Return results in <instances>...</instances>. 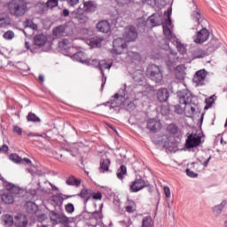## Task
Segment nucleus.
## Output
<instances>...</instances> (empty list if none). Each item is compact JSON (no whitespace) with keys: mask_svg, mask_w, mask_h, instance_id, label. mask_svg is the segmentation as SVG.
I'll use <instances>...</instances> for the list:
<instances>
[{"mask_svg":"<svg viewBox=\"0 0 227 227\" xmlns=\"http://www.w3.org/2000/svg\"><path fill=\"white\" fill-rule=\"evenodd\" d=\"M128 99L129 96H127V84H124V88L119 90L117 93L112 96L110 100L105 103V106H109L110 109H114V107L125 106V102Z\"/></svg>","mask_w":227,"mask_h":227,"instance_id":"obj_1","label":"nucleus"},{"mask_svg":"<svg viewBox=\"0 0 227 227\" xmlns=\"http://www.w3.org/2000/svg\"><path fill=\"white\" fill-rule=\"evenodd\" d=\"M8 10L13 17H22L27 12V4L22 0H12L8 4Z\"/></svg>","mask_w":227,"mask_h":227,"instance_id":"obj_2","label":"nucleus"},{"mask_svg":"<svg viewBox=\"0 0 227 227\" xmlns=\"http://www.w3.org/2000/svg\"><path fill=\"white\" fill-rule=\"evenodd\" d=\"M146 75L148 79H151V81H153L156 84H162L164 76L159 66L155 64L149 65L146 69Z\"/></svg>","mask_w":227,"mask_h":227,"instance_id":"obj_3","label":"nucleus"},{"mask_svg":"<svg viewBox=\"0 0 227 227\" xmlns=\"http://www.w3.org/2000/svg\"><path fill=\"white\" fill-rule=\"evenodd\" d=\"M173 13V9L171 7H169L165 12L164 15H167L168 19L166 20V25H163V35L165 36V40H167L168 42H171V40H173V42H175V38H176V36H175L174 33L171 32V29L169 28V27L171 24V14Z\"/></svg>","mask_w":227,"mask_h":227,"instance_id":"obj_4","label":"nucleus"},{"mask_svg":"<svg viewBox=\"0 0 227 227\" xmlns=\"http://www.w3.org/2000/svg\"><path fill=\"white\" fill-rule=\"evenodd\" d=\"M179 98V104L181 106H194L196 103L194 102V95L191 93L189 90H184L177 94Z\"/></svg>","mask_w":227,"mask_h":227,"instance_id":"obj_5","label":"nucleus"},{"mask_svg":"<svg viewBox=\"0 0 227 227\" xmlns=\"http://www.w3.org/2000/svg\"><path fill=\"white\" fill-rule=\"evenodd\" d=\"M201 133H191L185 141L184 148L191 150V148H198L201 145Z\"/></svg>","mask_w":227,"mask_h":227,"instance_id":"obj_6","label":"nucleus"},{"mask_svg":"<svg viewBox=\"0 0 227 227\" xmlns=\"http://www.w3.org/2000/svg\"><path fill=\"white\" fill-rule=\"evenodd\" d=\"M0 180L1 182H3L4 187L6 188V191H8L10 194L14 196V198H16L17 196H19V194H20V192H22V188L15 185V184L13 183L8 182L6 179H4V177L1 176Z\"/></svg>","mask_w":227,"mask_h":227,"instance_id":"obj_7","label":"nucleus"},{"mask_svg":"<svg viewBox=\"0 0 227 227\" xmlns=\"http://www.w3.org/2000/svg\"><path fill=\"white\" fill-rule=\"evenodd\" d=\"M113 53L114 54H123V51L127 49V41L121 37H118L113 42Z\"/></svg>","mask_w":227,"mask_h":227,"instance_id":"obj_8","label":"nucleus"},{"mask_svg":"<svg viewBox=\"0 0 227 227\" xmlns=\"http://www.w3.org/2000/svg\"><path fill=\"white\" fill-rule=\"evenodd\" d=\"M176 61H178V53L170 50L168 54L165 57V63L168 70H173V68H175Z\"/></svg>","mask_w":227,"mask_h":227,"instance_id":"obj_9","label":"nucleus"},{"mask_svg":"<svg viewBox=\"0 0 227 227\" xmlns=\"http://www.w3.org/2000/svg\"><path fill=\"white\" fill-rule=\"evenodd\" d=\"M208 38H210V32L207 28H202L193 36V41L195 43H205Z\"/></svg>","mask_w":227,"mask_h":227,"instance_id":"obj_10","label":"nucleus"},{"mask_svg":"<svg viewBox=\"0 0 227 227\" xmlns=\"http://www.w3.org/2000/svg\"><path fill=\"white\" fill-rule=\"evenodd\" d=\"M123 38L126 42H135L137 38V30L134 26H129L125 28Z\"/></svg>","mask_w":227,"mask_h":227,"instance_id":"obj_11","label":"nucleus"},{"mask_svg":"<svg viewBox=\"0 0 227 227\" xmlns=\"http://www.w3.org/2000/svg\"><path fill=\"white\" fill-rule=\"evenodd\" d=\"M98 68L100 70V74L102 75V84H101V90H104V86H106V82L107 81V77L106 76V74L104 73V70H109L111 68V65L106 63L104 60L98 61Z\"/></svg>","mask_w":227,"mask_h":227,"instance_id":"obj_12","label":"nucleus"},{"mask_svg":"<svg viewBox=\"0 0 227 227\" xmlns=\"http://www.w3.org/2000/svg\"><path fill=\"white\" fill-rule=\"evenodd\" d=\"M145 187H148V183L140 177L132 182L130 191L131 192H139V191H142V189H145Z\"/></svg>","mask_w":227,"mask_h":227,"instance_id":"obj_13","label":"nucleus"},{"mask_svg":"<svg viewBox=\"0 0 227 227\" xmlns=\"http://www.w3.org/2000/svg\"><path fill=\"white\" fill-rule=\"evenodd\" d=\"M205 79H207V70L200 69L195 73L193 76V82L197 86H205Z\"/></svg>","mask_w":227,"mask_h":227,"instance_id":"obj_14","label":"nucleus"},{"mask_svg":"<svg viewBox=\"0 0 227 227\" xmlns=\"http://www.w3.org/2000/svg\"><path fill=\"white\" fill-rule=\"evenodd\" d=\"M83 8L79 7L77 9L75 19H77L79 24H86V1L83 0Z\"/></svg>","mask_w":227,"mask_h":227,"instance_id":"obj_15","label":"nucleus"},{"mask_svg":"<svg viewBox=\"0 0 227 227\" xmlns=\"http://www.w3.org/2000/svg\"><path fill=\"white\" fill-rule=\"evenodd\" d=\"M87 219H91L92 223H87L88 226H97V223L98 219H102V212L101 211H94V212H87Z\"/></svg>","mask_w":227,"mask_h":227,"instance_id":"obj_16","label":"nucleus"},{"mask_svg":"<svg viewBox=\"0 0 227 227\" xmlns=\"http://www.w3.org/2000/svg\"><path fill=\"white\" fill-rule=\"evenodd\" d=\"M146 128L150 132L155 134V132L160 130V121H157V119H149L147 121Z\"/></svg>","mask_w":227,"mask_h":227,"instance_id":"obj_17","label":"nucleus"},{"mask_svg":"<svg viewBox=\"0 0 227 227\" xmlns=\"http://www.w3.org/2000/svg\"><path fill=\"white\" fill-rule=\"evenodd\" d=\"M61 196L64 197V200H68L70 198H75V196H80V198L83 199V203H84V207H83V211L82 213V215H80V217H84V214H86V188L82 189L81 192L76 194V195H65V194H61Z\"/></svg>","mask_w":227,"mask_h":227,"instance_id":"obj_18","label":"nucleus"},{"mask_svg":"<svg viewBox=\"0 0 227 227\" xmlns=\"http://www.w3.org/2000/svg\"><path fill=\"white\" fill-rule=\"evenodd\" d=\"M14 226L16 227H27L28 221H27V215L18 214L14 217Z\"/></svg>","mask_w":227,"mask_h":227,"instance_id":"obj_19","label":"nucleus"},{"mask_svg":"<svg viewBox=\"0 0 227 227\" xmlns=\"http://www.w3.org/2000/svg\"><path fill=\"white\" fill-rule=\"evenodd\" d=\"M159 102H168L169 100V90L166 88H160L156 94Z\"/></svg>","mask_w":227,"mask_h":227,"instance_id":"obj_20","label":"nucleus"},{"mask_svg":"<svg viewBox=\"0 0 227 227\" xmlns=\"http://www.w3.org/2000/svg\"><path fill=\"white\" fill-rule=\"evenodd\" d=\"M111 166V160L106 156H102L99 162V173H107Z\"/></svg>","mask_w":227,"mask_h":227,"instance_id":"obj_21","label":"nucleus"},{"mask_svg":"<svg viewBox=\"0 0 227 227\" xmlns=\"http://www.w3.org/2000/svg\"><path fill=\"white\" fill-rule=\"evenodd\" d=\"M67 217L65 214H59L58 212L52 210L50 211V219L52 221L53 224H59L61 221Z\"/></svg>","mask_w":227,"mask_h":227,"instance_id":"obj_22","label":"nucleus"},{"mask_svg":"<svg viewBox=\"0 0 227 227\" xmlns=\"http://www.w3.org/2000/svg\"><path fill=\"white\" fill-rule=\"evenodd\" d=\"M96 27L100 33H109V31H111V24L106 20L99 21Z\"/></svg>","mask_w":227,"mask_h":227,"instance_id":"obj_23","label":"nucleus"},{"mask_svg":"<svg viewBox=\"0 0 227 227\" xmlns=\"http://www.w3.org/2000/svg\"><path fill=\"white\" fill-rule=\"evenodd\" d=\"M146 22L151 24V27H155L162 24V18L159 14H153L148 18Z\"/></svg>","mask_w":227,"mask_h":227,"instance_id":"obj_24","label":"nucleus"},{"mask_svg":"<svg viewBox=\"0 0 227 227\" xmlns=\"http://www.w3.org/2000/svg\"><path fill=\"white\" fill-rule=\"evenodd\" d=\"M47 43V37L43 34L35 35L34 37V45L36 47H43Z\"/></svg>","mask_w":227,"mask_h":227,"instance_id":"obj_25","label":"nucleus"},{"mask_svg":"<svg viewBox=\"0 0 227 227\" xmlns=\"http://www.w3.org/2000/svg\"><path fill=\"white\" fill-rule=\"evenodd\" d=\"M25 208H26L27 214H32V215L36 214V212H38L39 210L38 205H36V203L33 201H27L25 204Z\"/></svg>","mask_w":227,"mask_h":227,"instance_id":"obj_26","label":"nucleus"},{"mask_svg":"<svg viewBox=\"0 0 227 227\" xmlns=\"http://www.w3.org/2000/svg\"><path fill=\"white\" fill-rule=\"evenodd\" d=\"M226 205H227V201L223 200L221 202V204H218V205L213 207L212 212H213L214 215L215 217H219L221 215V214H223V210L224 207H226Z\"/></svg>","mask_w":227,"mask_h":227,"instance_id":"obj_27","label":"nucleus"},{"mask_svg":"<svg viewBox=\"0 0 227 227\" xmlns=\"http://www.w3.org/2000/svg\"><path fill=\"white\" fill-rule=\"evenodd\" d=\"M1 200L5 205H12L15 201V196L7 192L1 196Z\"/></svg>","mask_w":227,"mask_h":227,"instance_id":"obj_28","label":"nucleus"},{"mask_svg":"<svg viewBox=\"0 0 227 227\" xmlns=\"http://www.w3.org/2000/svg\"><path fill=\"white\" fill-rule=\"evenodd\" d=\"M206 56H207V51H205L204 50H201L200 48L196 49L192 53V59H202V58H206Z\"/></svg>","mask_w":227,"mask_h":227,"instance_id":"obj_29","label":"nucleus"},{"mask_svg":"<svg viewBox=\"0 0 227 227\" xmlns=\"http://www.w3.org/2000/svg\"><path fill=\"white\" fill-rule=\"evenodd\" d=\"M72 59H74L75 61H78L79 63H82V64L86 63V57L84 55V52L82 51L73 54Z\"/></svg>","mask_w":227,"mask_h":227,"instance_id":"obj_30","label":"nucleus"},{"mask_svg":"<svg viewBox=\"0 0 227 227\" xmlns=\"http://www.w3.org/2000/svg\"><path fill=\"white\" fill-rule=\"evenodd\" d=\"M87 45H90L91 49H97L100 47V39L97 37H92L91 39L86 41Z\"/></svg>","mask_w":227,"mask_h":227,"instance_id":"obj_31","label":"nucleus"},{"mask_svg":"<svg viewBox=\"0 0 227 227\" xmlns=\"http://www.w3.org/2000/svg\"><path fill=\"white\" fill-rule=\"evenodd\" d=\"M175 75H176V79H177L178 81H184V79H185V72L182 70V67L177 66L175 68Z\"/></svg>","mask_w":227,"mask_h":227,"instance_id":"obj_32","label":"nucleus"},{"mask_svg":"<svg viewBox=\"0 0 227 227\" xmlns=\"http://www.w3.org/2000/svg\"><path fill=\"white\" fill-rule=\"evenodd\" d=\"M97 3L93 1L86 2V13H93V12H97Z\"/></svg>","mask_w":227,"mask_h":227,"instance_id":"obj_33","label":"nucleus"},{"mask_svg":"<svg viewBox=\"0 0 227 227\" xmlns=\"http://www.w3.org/2000/svg\"><path fill=\"white\" fill-rule=\"evenodd\" d=\"M66 184L67 185L79 187L81 185V180L75 178V176H71L67 179Z\"/></svg>","mask_w":227,"mask_h":227,"instance_id":"obj_34","label":"nucleus"},{"mask_svg":"<svg viewBox=\"0 0 227 227\" xmlns=\"http://www.w3.org/2000/svg\"><path fill=\"white\" fill-rule=\"evenodd\" d=\"M174 42H176V45L178 52H181V54H185L187 52V50L185 49V45L182 43L180 41H178V38L174 37Z\"/></svg>","mask_w":227,"mask_h":227,"instance_id":"obj_35","label":"nucleus"},{"mask_svg":"<svg viewBox=\"0 0 227 227\" xmlns=\"http://www.w3.org/2000/svg\"><path fill=\"white\" fill-rule=\"evenodd\" d=\"M219 47H221V43L217 40H211L208 43V49H209L210 52H214V51H217V49H219Z\"/></svg>","mask_w":227,"mask_h":227,"instance_id":"obj_36","label":"nucleus"},{"mask_svg":"<svg viewBox=\"0 0 227 227\" xmlns=\"http://www.w3.org/2000/svg\"><path fill=\"white\" fill-rule=\"evenodd\" d=\"M27 121H32L33 123H40L42 120L40 117H38L36 114H35L33 112H29L27 115Z\"/></svg>","mask_w":227,"mask_h":227,"instance_id":"obj_37","label":"nucleus"},{"mask_svg":"<svg viewBox=\"0 0 227 227\" xmlns=\"http://www.w3.org/2000/svg\"><path fill=\"white\" fill-rule=\"evenodd\" d=\"M67 29V27L65 25H60L58 27H55L53 28V35L58 36L59 35H63Z\"/></svg>","mask_w":227,"mask_h":227,"instance_id":"obj_38","label":"nucleus"},{"mask_svg":"<svg viewBox=\"0 0 227 227\" xmlns=\"http://www.w3.org/2000/svg\"><path fill=\"white\" fill-rule=\"evenodd\" d=\"M133 79L137 82H143V81L145 79V74H143V71H136L133 74Z\"/></svg>","mask_w":227,"mask_h":227,"instance_id":"obj_39","label":"nucleus"},{"mask_svg":"<svg viewBox=\"0 0 227 227\" xmlns=\"http://www.w3.org/2000/svg\"><path fill=\"white\" fill-rule=\"evenodd\" d=\"M116 175L119 180H123V176L127 175V167H125V165H121L120 168L117 170Z\"/></svg>","mask_w":227,"mask_h":227,"instance_id":"obj_40","label":"nucleus"},{"mask_svg":"<svg viewBox=\"0 0 227 227\" xmlns=\"http://www.w3.org/2000/svg\"><path fill=\"white\" fill-rule=\"evenodd\" d=\"M171 109H173V107H171V106L169 105L161 106V109H160L161 114L163 116H168V114H171Z\"/></svg>","mask_w":227,"mask_h":227,"instance_id":"obj_41","label":"nucleus"},{"mask_svg":"<svg viewBox=\"0 0 227 227\" xmlns=\"http://www.w3.org/2000/svg\"><path fill=\"white\" fill-rule=\"evenodd\" d=\"M9 159L10 160H12V162H15V164H20L22 162V158L17 153L10 154Z\"/></svg>","mask_w":227,"mask_h":227,"instance_id":"obj_42","label":"nucleus"},{"mask_svg":"<svg viewBox=\"0 0 227 227\" xmlns=\"http://www.w3.org/2000/svg\"><path fill=\"white\" fill-rule=\"evenodd\" d=\"M192 19L194 22H197V25L200 26V20L201 19V13L198 11H193L192 14Z\"/></svg>","mask_w":227,"mask_h":227,"instance_id":"obj_43","label":"nucleus"},{"mask_svg":"<svg viewBox=\"0 0 227 227\" xmlns=\"http://www.w3.org/2000/svg\"><path fill=\"white\" fill-rule=\"evenodd\" d=\"M142 227H152V216H145L143 218Z\"/></svg>","mask_w":227,"mask_h":227,"instance_id":"obj_44","label":"nucleus"},{"mask_svg":"<svg viewBox=\"0 0 227 227\" xmlns=\"http://www.w3.org/2000/svg\"><path fill=\"white\" fill-rule=\"evenodd\" d=\"M167 129L169 134H178V126L176 124H169Z\"/></svg>","mask_w":227,"mask_h":227,"instance_id":"obj_45","label":"nucleus"},{"mask_svg":"<svg viewBox=\"0 0 227 227\" xmlns=\"http://www.w3.org/2000/svg\"><path fill=\"white\" fill-rule=\"evenodd\" d=\"M4 223L8 224V226H13V224H15V222L13 221V216L12 215H6Z\"/></svg>","mask_w":227,"mask_h":227,"instance_id":"obj_46","label":"nucleus"},{"mask_svg":"<svg viewBox=\"0 0 227 227\" xmlns=\"http://www.w3.org/2000/svg\"><path fill=\"white\" fill-rule=\"evenodd\" d=\"M14 37H15V33H13V31L12 30H8L4 34V38L5 40H13Z\"/></svg>","mask_w":227,"mask_h":227,"instance_id":"obj_47","label":"nucleus"},{"mask_svg":"<svg viewBox=\"0 0 227 227\" xmlns=\"http://www.w3.org/2000/svg\"><path fill=\"white\" fill-rule=\"evenodd\" d=\"M58 3H59V0H48L46 3V6L47 8H56V6H58Z\"/></svg>","mask_w":227,"mask_h":227,"instance_id":"obj_48","label":"nucleus"},{"mask_svg":"<svg viewBox=\"0 0 227 227\" xmlns=\"http://www.w3.org/2000/svg\"><path fill=\"white\" fill-rule=\"evenodd\" d=\"M171 107L175 110L176 114H184V107H182L180 105L171 106Z\"/></svg>","mask_w":227,"mask_h":227,"instance_id":"obj_49","label":"nucleus"},{"mask_svg":"<svg viewBox=\"0 0 227 227\" xmlns=\"http://www.w3.org/2000/svg\"><path fill=\"white\" fill-rule=\"evenodd\" d=\"M65 209L68 214H74V212H75V207H74L72 203L67 204Z\"/></svg>","mask_w":227,"mask_h":227,"instance_id":"obj_50","label":"nucleus"},{"mask_svg":"<svg viewBox=\"0 0 227 227\" xmlns=\"http://www.w3.org/2000/svg\"><path fill=\"white\" fill-rule=\"evenodd\" d=\"M35 217H36V222L37 223H43V221H45V219H47V215H45L44 213L42 214H35Z\"/></svg>","mask_w":227,"mask_h":227,"instance_id":"obj_51","label":"nucleus"},{"mask_svg":"<svg viewBox=\"0 0 227 227\" xmlns=\"http://www.w3.org/2000/svg\"><path fill=\"white\" fill-rule=\"evenodd\" d=\"M86 65H91L92 67H98V60H97L95 59H87Z\"/></svg>","mask_w":227,"mask_h":227,"instance_id":"obj_52","label":"nucleus"},{"mask_svg":"<svg viewBox=\"0 0 227 227\" xmlns=\"http://www.w3.org/2000/svg\"><path fill=\"white\" fill-rule=\"evenodd\" d=\"M70 223H72V221H70V218L67 216H64V219L60 221V224H64L65 227H70Z\"/></svg>","mask_w":227,"mask_h":227,"instance_id":"obj_53","label":"nucleus"},{"mask_svg":"<svg viewBox=\"0 0 227 227\" xmlns=\"http://www.w3.org/2000/svg\"><path fill=\"white\" fill-rule=\"evenodd\" d=\"M186 175L190 178H197V176H198L197 173H194V171H192V170H191L189 168H186Z\"/></svg>","mask_w":227,"mask_h":227,"instance_id":"obj_54","label":"nucleus"},{"mask_svg":"<svg viewBox=\"0 0 227 227\" xmlns=\"http://www.w3.org/2000/svg\"><path fill=\"white\" fill-rule=\"evenodd\" d=\"M53 201L57 205H63V201H65V198L56 196L55 198H53Z\"/></svg>","mask_w":227,"mask_h":227,"instance_id":"obj_55","label":"nucleus"},{"mask_svg":"<svg viewBox=\"0 0 227 227\" xmlns=\"http://www.w3.org/2000/svg\"><path fill=\"white\" fill-rule=\"evenodd\" d=\"M132 0H115L117 3L118 6H125V4H129Z\"/></svg>","mask_w":227,"mask_h":227,"instance_id":"obj_56","label":"nucleus"},{"mask_svg":"<svg viewBox=\"0 0 227 227\" xmlns=\"http://www.w3.org/2000/svg\"><path fill=\"white\" fill-rule=\"evenodd\" d=\"M10 147H8L6 144H4L0 147V153H8Z\"/></svg>","mask_w":227,"mask_h":227,"instance_id":"obj_57","label":"nucleus"},{"mask_svg":"<svg viewBox=\"0 0 227 227\" xmlns=\"http://www.w3.org/2000/svg\"><path fill=\"white\" fill-rule=\"evenodd\" d=\"M164 192H165L166 198L169 200V198H171V190L169 189V187L164 186Z\"/></svg>","mask_w":227,"mask_h":227,"instance_id":"obj_58","label":"nucleus"},{"mask_svg":"<svg viewBox=\"0 0 227 227\" xmlns=\"http://www.w3.org/2000/svg\"><path fill=\"white\" fill-rule=\"evenodd\" d=\"M12 130L15 132V134H18V136H22V128L14 126Z\"/></svg>","mask_w":227,"mask_h":227,"instance_id":"obj_59","label":"nucleus"},{"mask_svg":"<svg viewBox=\"0 0 227 227\" xmlns=\"http://www.w3.org/2000/svg\"><path fill=\"white\" fill-rule=\"evenodd\" d=\"M92 200H102V192H98L92 195Z\"/></svg>","mask_w":227,"mask_h":227,"instance_id":"obj_60","label":"nucleus"},{"mask_svg":"<svg viewBox=\"0 0 227 227\" xmlns=\"http://www.w3.org/2000/svg\"><path fill=\"white\" fill-rule=\"evenodd\" d=\"M33 24V21L29 20V19H27L24 22H23V26L24 27H31V25Z\"/></svg>","mask_w":227,"mask_h":227,"instance_id":"obj_61","label":"nucleus"},{"mask_svg":"<svg viewBox=\"0 0 227 227\" xmlns=\"http://www.w3.org/2000/svg\"><path fill=\"white\" fill-rule=\"evenodd\" d=\"M156 0H142V3H145L146 4H149L150 6H153L155 4Z\"/></svg>","mask_w":227,"mask_h":227,"instance_id":"obj_62","label":"nucleus"},{"mask_svg":"<svg viewBox=\"0 0 227 227\" xmlns=\"http://www.w3.org/2000/svg\"><path fill=\"white\" fill-rule=\"evenodd\" d=\"M59 49H67V41H62L59 43Z\"/></svg>","mask_w":227,"mask_h":227,"instance_id":"obj_63","label":"nucleus"},{"mask_svg":"<svg viewBox=\"0 0 227 227\" xmlns=\"http://www.w3.org/2000/svg\"><path fill=\"white\" fill-rule=\"evenodd\" d=\"M70 6H75L79 3V0H67Z\"/></svg>","mask_w":227,"mask_h":227,"instance_id":"obj_64","label":"nucleus"}]
</instances>
